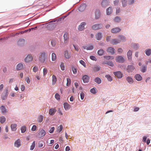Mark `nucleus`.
Here are the masks:
<instances>
[{
	"label": "nucleus",
	"mask_w": 151,
	"mask_h": 151,
	"mask_svg": "<svg viewBox=\"0 0 151 151\" xmlns=\"http://www.w3.org/2000/svg\"><path fill=\"white\" fill-rule=\"evenodd\" d=\"M47 58V55L44 52H41L39 58V61L41 63L45 62L46 59Z\"/></svg>",
	"instance_id": "obj_1"
},
{
	"label": "nucleus",
	"mask_w": 151,
	"mask_h": 151,
	"mask_svg": "<svg viewBox=\"0 0 151 151\" xmlns=\"http://www.w3.org/2000/svg\"><path fill=\"white\" fill-rule=\"evenodd\" d=\"M103 24H96L92 26V28L93 30H99L101 29L103 27Z\"/></svg>",
	"instance_id": "obj_2"
},
{
	"label": "nucleus",
	"mask_w": 151,
	"mask_h": 151,
	"mask_svg": "<svg viewBox=\"0 0 151 151\" xmlns=\"http://www.w3.org/2000/svg\"><path fill=\"white\" fill-rule=\"evenodd\" d=\"M116 61L119 63H123L125 61L124 58L122 56H117L116 59Z\"/></svg>",
	"instance_id": "obj_3"
},
{
	"label": "nucleus",
	"mask_w": 151,
	"mask_h": 151,
	"mask_svg": "<svg viewBox=\"0 0 151 151\" xmlns=\"http://www.w3.org/2000/svg\"><path fill=\"white\" fill-rule=\"evenodd\" d=\"M33 57L32 55L29 54L27 55L25 59V61L27 63H29L32 61L33 60Z\"/></svg>",
	"instance_id": "obj_4"
},
{
	"label": "nucleus",
	"mask_w": 151,
	"mask_h": 151,
	"mask_svg": "<svg viewBox=\"0 0 151 151\" xmlns=\"http://www.w3.org/2000/svg\"><path fill=\"white\" fill-rule=\"evenodd\" d=\"M102 64L107 65L111 67H113L114 66V64L113 62L111 61L105 60L102 62Z\"/></svg>",
	"instance_id": "obj_5"
},
{
	"label": "nucleus",
	"mask_w": 151,
	"mask_h": 151,
	"mask_svg": "<svg viewBox=\"0 0 151 151\" xmlns=\"http://www.w3.org/2000/svg\"><path fill=\"white\" fill-rule=\"evenodd\" d=\"M114 74L119 78H121L123 76V74L119 71L114 72Z\"/></svg>",
	"instance_id": "obj_6"
},
{
	"label": "nucleus",
	"mask_w": 151,
	"mask_h": 151,
	"mask_svg": "<svg viewBox=\"0 0 151 151\" xmlns=\"http://www.w3.org/2000/svg\"><path fill=\"white\" fill-rule=\"evenodd\" d=\"M109 3L108 0H103L101 2V5L103 7H106L108 5Z\"/></svg>",
	"instance_id": "obj_7"
},
{
	"label": "nucleus",
	"mask_w": 151,
	"mask_h": 151,
	"mask_svg": "<svg viewBox=\"0 0 151 151\" xmlns=\"http://www.w3.org/2000/svg\"><path fill=\"white\" fill-rule=\"evenodd\" d=\"M86 24V23L84 22H82L80 25L79 26L78 29L80 31H82L84 29V26Z\"/></svg>",
	"instance_id": "obj_8"
},
{
	"label": "nucleus",
	"mask_w": 151,
	"mask_h": 151,
	"mask_svg": "<svg viewBox=\"0 0 151 151\" xmlns=\"http://www.w3.org/2000/svg\"><path fill=\"white\" fill-rule=\"evenodd\" d=\"M134 68V67L132 65H128L126 68L127 71L128 73L132 72Z\"/></svg>",
	"instance_id": "obj_9"
},
{
	"label": "nucleus",
	"mask_w": 151,
	"mask_h": 151,
	"mask_svg": "<svg viewBox=\"0 0 151 151\" xmlns=\"http://www.w3.org/2000/svg\"><path fill=\"white\" fill-rule=\"evenodd\" d=\"M46 134V132L45 130L44 129H41L40 130L38 133V136L40 138H41Z\"/></svg>",
	"instance_id": "obj_10"
},
{
	"label": "nucleus",
	"mask_w": 151,
	"mask_h": 151,
	"mask_svg": "<svg viewBox=\"0 0 151 151\" xmlns=\"http://www.w3.org/2000/svg\"><path fill=\"white\" fill-rule=\"evenodd\" d=\"M121 29L119 27H116L112 29L111 32L113 33H117L119 32Z\"/></svg>",
	"instance_id": "obj_11"
},
{
	"label": "nucleus",
	"mask_w": 151,
	"mask_h": 151,
	"mask_svg": "<svg viewBox=\"0 0 151 151\" xmlns=\"http://www.w3.org/2000/svg\"><path fill=\"white\" fill-rule=\"evenodd\" d=\"M86 4H81L78 8V10L80 12H83L86 8Z\"/></svg>",
	"instance_id": "obj_12"
},
{
	"label": "nucleus",
	"mask_w": 151,
	"mask_h": 151,
	"mask_svg": "<svg viewBox=\"0 0 151 151\" xmlns=\"http://www.w3.org/2000/svg\"><path fill=\"white\" fill-rule=\"evenodd\" d=\"M21 145V141L19 139H18L14 143V146L17 147H19Z\"/></svg>",
	"instance_id": "obj_13"
},
{
	"label": "nucleus",
	"mask_w": 151,
	"mask_h": 151,
	"mask_svg": "<svg viewBox=\"0 0 151 151\" xmlns=\"http://www.w3.org/2000/svg\"><path fill=\"white\" fill-rule=\"evenodd\" d=\"M64 55L65 58L69 59L71 56V53L68 50H65L64 52Z\"/></svg>",
	"instance_id": "obj_14"
},
{
	"label": "nucleus",
	"mask_w": 151,
	"mask_h": 151,
	"mask_svg": "<svg viewBox=\"0 0 151 151\" xmlns=\"http://www.w3.org/2000/svg\"><path fill=\"white\" fill-rule=\"evenodd\" d=\"M82 78L83 82L86 83L89 81V77L87 75H85L83 76Z\"/></svg>",
	"instance_id": "obj_15"
},
{
	"label": "nucleus",
	"mask_w": 151,
	"mask_h": 151,
	"mask_svg": "<svg viewBox=\"0 0 151 151\" xmlns=\"http://www.w3.org/2000/svg\"><path fill=\"white\" fill-rule=\"evenodd\" d=\"M106 51L108 52L111 54H114L115 52V50L112 47L108 48Z\"/></svg>",
	"instance_id": "obj_16"
},
{
	"label": "nucleus",
	"mask_w": 151,
	"mask_h": 151,
	"mask_svg": "<svg viewBox=\"0 0 151 151\" xmlns=\"http://www.w3.org/2000/svg\"><path fill=\"white\" fill-rule=\"evenodd\" d=\"M120 42V41L116 39H113L111 42V43L113 45H116Z\"/></svg>",
	"instance_id": "obj_17"
},
{
	"label": "nucleus",
	"mask_w": 151,
	"mask_h": 151,
	"mask_svg": "<svg viewBox=\"0 0 151 151\" xmlns=\"http://www.w3.org/2000/svg\"><path fill=\"white\" fill-rule=\"evenodd\" d=\"M132 51L129 50L127 53V56L128 59L129 60H131L132 58Z\"/></svg>",
	"instance_id": "obj_18"
},
{
	"label": "nucleus",
	"mask_w": 151,
	"mask_h": 151,
	"mask_svg": "<svg viewBox=\"0 0 151 151\" xmlns=\"http://www.w3.org/2000/svg\"><path fill=\"white\" fill-rule=\"evenodd\" d=\"M56 111V109L52 108L50 109L49 113L50 115H53L55 114Z\"/></svg>",
	"instance_id": "obj_19"
},
{
	"label": "nucleus",
	"mask_w": 151,
	"mask_h": 151,
	"mask_svg": "<svg viewBox=\"0 0 151 151\" xmlns=\"http://www.w3.org/2000/svg\"><path fill=\"white\" fill-rule=\"evenodd\" d=\"M83 47L85 49H86L87 50H92L93 49L94 47L92 45H90L87 46H83Z\"/></svg>",
	"instance_id": "obj_20"
},
{
	"label": "nucleus",
	"mask_w": 151,
	"mask_h": 151,
	"mask_svg": "<svg viewBox=\"0 0 151 151\" xmlns=\"http://www.w3.org/2000/svg\"><path fill=\"white\" fill-rule=\"evenodd\" d=\"M64 107L66 110L69 109L70 107V105L67 103H65L63 104Z\"/></svg>",
	"instance_id": "obj_21"
},
{
	"label": "nucleus",
	"mask_w": 151,
	"mask_h": 151,
	"mask_svg": "<svg viewBox=\"0 0 151 151\" xmlns=\"http://www.w3.org/2000/svg\"><path fill=\"white\" fill-rule=\"evenodd\" d=\"M135 79L137 81H140L142 79V77L141 75L139 74H136L134 76Z\"/></svg>",
	"instance_id": "obj_22"
},
{
	"label": "nucleus",
	"mask_w": 151,
	"mask_h": 151,
	"mask_svg": "<svg viewBox=\"0 0 151 151\" xmlns=\"http://www.w3.org/2000/svg\"><path fill=\"white\" fill-rule=\"evenodd\" d=\"M102 36L101 33L99 32L96 35V38L98 40H101Z\"/></svg>",
	"instance_id": "obj_23"
},
{
	"label": "nucleus",
	"mask_w": 151,
	"mask_h": 151,
	"mask_svg": "<svg viewBox=\"0 0 151 151\" xmlns=\"http://www.w3.org/2000/svg\"><path fill=\"white\" fill-rule=\"evenodd\" d=\"M23 68V65L22 63H19L16 66V69L18 70H20L22 69Z\"/></svg>",
	"instance_id": "obj_24"
},
{
	"label": "nucleus",
	"mask_w": 151,
	"mask_h": 151,
	"mask_svg": "<svg viewBox=\"0 0 151 151\" xmlns=\"http://www.w3.org/2000/svg\"><path fill=\"white\" fill-rule=\"evenodd\" d=\"M126 80L130 84H132L133 83V80L131 77H128L126 78Z\"/></svg>",
	"instance_id": "obj_25"
},
{
	"label": "nucleus",
	"mask_w": 151,
	"mask_h": 151,
	"mask_svg": "<svg viewBox=\"0 0 151 151\" xmlns=\"http://www.w3.org/2000/svg\"><path fill=\"white\" fill-rule=\"evenodd\" d=\"M113 11L112 8L111 7H109L106 10V14L107 15H110Z\"/></svg>",
	"instance_id": "obj_26"
},
{
	"label": "nucleus",
	"mask_w": 151,
	"mask_h": 151,
	"mask_svg": "<svg viewBox=\"0 0 151 151\" xmlns=\"http://www.w3.org/2000/svg\"><path fill=\"white\" fill-rule=\"evenodd\" d=\"M101 67L99 66H95L93 68V70L94 72H96L100 70Z\"/></svg>",
	"instance_id": "obj_27"
},
{
	"label": "nucleus",
	"mask_w": 151,
	"mask_h": 151,
	"mask_svg": "<svg viewBox=\"0 0 151 151\" xmlns=\"http://www.w3.org/2000/svg\"><path fill=\"white\" fill-rule=\"evenodd\" d=\"M8 95L7 92L3 93L1 95V98L2 100H5L6 99Z\"/></svg>",
	"instance_id": "obj_28"
},
{
	"label": "nucleus",
	"mask_w": 151,
	"mask_h": 151,
	"mask_svg": "<svg viewBox=\"0 0 151 151\" xmlns=\"http://www.w3.org/2000/svg\"><path fill=\"white\" fill-rule=\"evenodd\" d=\"M100 16V12L99 10H97L95 12V18L99 19Z\"/></svg>",
	"instance_id": "obj_29"
},
{
	"label": "nucleus",
	"mask_w": 151,
	"mask_h": 151,
	"mask_svg": "<svg viewBox=\"0 0 151 151\" xmlns=\"http://www.w3.org/2000/svg\"><path fill=\"white\" fill-rule=\"evenodd\" d=\"M52 85H54L57 82V78L56 76L54 75H53L52 76Z\"/></svg>",
	"instance_id": "obj_30"
},
{
	"label": "nucleus",
	"mask_w": 151,
	"mask_h": 151,
	"mask_svg": "<svg viewBox=\"0 0 151 151\" xmlns=\"http://www.w3.org/2000/svg\"><path fill=\"white\" fill-rule=\"evenodd\" d=\"M17 125L16 124H12L11 125L12 130L13 131H15L17 129Z\"/></svg>",
	"instance_id": "obj_31"
},
{
	"label": "nucleus",
	"mask_w": 151,
	"mask_h": 151,
	"mask_svg": "<svg viewBox=\"0 0 151 151\" xmlns=\"http://www.w3.org/2000/svg\"><path fill=\"white\" fill-rule=\"evenodd\" d=\"M0 109L2 113L4 114L6 112V110L4 106H1L0 107Z\"/></svg>",
	"instance_id": "obj_32"
},
{
	"label": "nucleus",
	"mask_w": 151,
	"mask_h": 151,
	"mask_svg": "<svg viewBox=\"0 0 151 151\" xmlns=\"http://www.w3.org/2000/svg\"><path fill=\"white\" fill-rule=\"evenodd\" d=\"M64 38V42L65 43H67L68 39V35L67 33H65L63 36Z\"/></svg>",
	"instance_id": "obj_33"
},
{
	"label": "nucleus",
	"mask_w": 151,
	"mask_h": 151,
	"mask_svg": "<svg viewBox=\"0 0 151 151\" xmlns=\"http://www.w3.org/2000/svg\"><path fill=\"white\" fill-rule=\"evenodd\" d=\"M94 80L95 82L98 84H100L101 82V79L99 77L96 78L94 79Z\"/></svg>",
	"instance_id": "obj_34"
},
{
	"label": "nucleus",
	"mask_w": 151,
	"mask_h": 151,
	"mask_svg": "<svg viewBox=\"0 0 151 151\" xmlns=\"http://www.w3.org/2000/svg\"><path fill=\"white\" fill-rule=\"evenodd\" d=\"M104 50L102 49H101L98 51L97 53L99 55L101 56L104 54Z\"/></svg>",
	"instance_id": "obj_35"
},
{
	"label": "nucleus",
	"mask_w": 151,
	"mask_h": 151,
	"mask_svg": "<svg viewBox=\"0 0 151 151\" xmlns=\"http://www.w3.org/2000/svg\"><path fill=\"white\" fill-rule=\"evenodd\" d=\"M6 120V119L4 116H2L0 117V122L1 123H4Z\"/></svg>",
	"instance_id": "obj_36"
},
{
	"label": "nucleus",
	"mask_w": 151,
	"mask_h": 151,
	"mask_svg": "<svg viewBox=\"0 0 151 151\" xmlns=\"http://www.w3.org/2000/svg\"><path fill=\"white\" fill-rule=\"evenodd\" d=\"M25 42L24 40L23 39H20L18 42V43L19 45L23 44Z\"/></svg>",
	"instance_id": "obj_37"
},
{
	"label": "nucleus",
	"mask_w": 151,
	"mask_h": 151,
	"mask_svg": "<svg viewBox=\"0 0 151 151\" xmlns=\"http://www.w3.org/2000/svg\"><path fill=\"white\" fill-rule=\"evenodd\" d=\"M119 38L120 39V42L121 41H125L126 40V38L123 35H120L119 36Z\"/></svg>",
	"instance_id": "obj_38"
},
{
	"label": "nucleus",
	"mask_w": 151,
	"mask_h": 151,
	"mask_svg": "<svg viewBox=\"0 0 151 151\" xmlns=\"http://www.w3.org/2000/svg\"><path fill=\"white\" fill-rule=\"evenodd\" d=\"M145 53L147 56H149L151 53V49H147L145 50Z\"/></svg>",
	"instance_id": "obj_39"
},
{
	"label": "nucleus",
	"mask_w": 151,
	"mask_h": 151,
	"mask_svg": "<svg viewBox=\"0 0 151 151\" xmlns=\"http://www.w3.org/2000/svg\"><path fill=\"white\" fill-rule=\"evenodd\" d=\"M105 77L107 78L109 81L111 82L112 81V78L110 75H106L105 76Z\"/></svg>",
	"instance_id": "obj_40"
},
{
	"label": "nucleus",
	"mask_w": 151,
	"mask_h": 151,
	"mask_svg": "<svg viewBox=\"0 0 151 151\" xmlns=\"http://www.w3.org/2000/svg\"><path fill=\"white\" fill-rule=\"evenodd\" d=\"M35 142L33 141L32 143V145L30 146V150H33L35 148Z\"/></svg>",
	"instance_id": "obj_41"
},
{
	"label": "nucleus",
	"mask_w": 151,
	"mask_h": 151,
	"mask_svg": "<svg viewBox=\"0 0 151 151\" xmlns=\"http://www.w3.org/2000/svg\"><path fill=\"white\" fill-rule=\"evenodd\" d=\"M52 61H55L56 59V55L55 53H52Z\"/></svg>",
	"instance_id": "obj_42"
},
{
	"label": "nucleus",
	"mask_w": 151,
	"mask_h": 151,
	"mask_svg": "<svg viewBox=\"0 0 151 151\" xmlns=\"http://www.w3.org/2000/svg\"><path fill=\"white\" fill-rule=\"evenodd\" d=\"M43 119V116L42 115H40L38 118V120L39 122H42Z\"/></svg>",
	"instance_id": "obj_43"
},
{
	"label": "nucleus",
	"mask_w": 151,
	"mask_h": 151,
	"mask_svg": "<svg viewBox=\"0 0 151 151\" xmlns=\"http://www.w3.org/2000/svg\"><path fill=\"white\" fill-rule=\"evenodd\" d=\"M63 126L62 125H60L57 128V132H60L62 130Z\"/></svg>",
	"instance_id": "obj_44"
},
{
	"label": "nucleus",
	"mask_w": 151,
	"mask_h": 151,
	"mask_svg": "<svg viewBox=\"0 0 151 151\" xmlns=\"http://www.w3.org/2000/svg\"><path fill=\"white\" fill-rule=\"evenodd\" d=\"M121 20L120 17L119 16L116 17L114 19V21L116 22H119Z\"/></svg>",
	"instance_id": "obj_45"
},
{
	"label": "nucleus",
	"mask_w": 151,
	"mask_h": 151,
	"mask_svg": "<svg viewBox=\"0 0 151 151\" xmlns=\"http://www.w3.org/2000/svg\"><path fill=\"white\" fill-rule=\"evenodd\" d=\"M91 92L93 94H95L97 92L96 88H95L91 89L90 90Z\"/></svg>",
	"instance_id": "obj_46"
},
{
	"label": "nucleus",
	"mask_w": 151,
	"mask_h": 151,
	"mask_svg": "<svg viewBox=\"0 0 151 151\" xmlns=\"http://www.w3.org/2000/svg\"><path fill=\"white\" fill-rule=\"evenodd\" d=\"M26 130V128L25 126H23L21 128V132L24 133Z\"/></svg>",
	"instance_id": "obj_47"
},
{
	"label": "nucleus",
	"mask_w": 151,
	"mask_h": 151,
	"mask_svg": "<svg viewBox=\"0 0 151 151\" xmlns=\"http://www.w3.org/2000/svg\"><path fill=\"white\" fill-rule=\"evenodd\" d=\"M146 66H142L140 68L141 71L143 73L145 72L146 71Z\"/></svg>",
	"instance_id": "obj_48"
},
{
	"label": "nucleus",
	"mask_w": 151,
	"mask_h": 151,
	"mask_svg": "<svg viewBox=\"0 0 151 151\" xmlns=\"http://www.w3.org/2000/svg\"><path fill=\"white\" fill-rule=\"evenodd\" d=\"M44 142L43 141H40L38 143V146L40 147H42L44 145Z\"/></svg>",
	"instance_id": "obj_49"
},
{
	"label": "nucleus",
	"mask_w": 151,
	"mask_h": 151,
	"mask_svg": "<svg viewBox=\"0 0 151 151\" xmlns=\"http://www.w3.org/2000/svg\"><path fill=\"white\" fill-rule=\"evenodd\" d=\"M67 82L66 85H67V86H69L70 84V83H71L70 79L69 78H67Z\"/></svg>",
	"instance_id": "obj_50"
},
{
	"label": "nucleus",
	"mask_w": 151,
	"mask_h": 151,
	"mask_svg": "<svg viewBox=\"0 0 151 151\" xmlns=\"http://www.w3.org/2000/svg\"><path fill=\"white\" fill-rule=\"evenodd\" d=\"M60 67L61 69L62 70H65V66L64 63H61L60 65Z\"/></svg>",
	"instance_id": "obj_51"
},
{
	"label": "nucleus",
	"mask_w": 151,
	"mask_h": 151,
	"mask_svg": "<svg viewBox=\"0 0 151 151\" xmlns=\"http://www.w3.org/2000/svg\"><path fill=\"white\" fill-rule=\"evenodd\" d=\"M79 63L85 67H86V64L85 62L83 60H81L79 61Z\"/></svg>",
	"instance_id": "obj_52"
},
{
	"label": "nucleus",
	"mask_w": 151,
	"mask_h": 151,
	"mask_svg": "<svg viewBox=\"0 0 151 151\" xmlns=\"http://www.w3.org/2000/svg\"><path fill=\"white\" fill-rule=\"evenodd\" d=\"M55 98L58 100H59L60 99V96L59 95V94L58 93H56L55 94Z\"/></svg>",
	"instance_id": "obj_53"
},
{
	"label": "nucleus",
	"mask_w": 151,
	"mask_h": 151,
	"mask_svg": "<svg viewBox=\"0 0 151 151\" xmlns=\"http://www.w3.org/2000/svg\"><path fill=\"white\" fill-rule=\"evenodd\" d=\"M122 5L123 7H125L126 5V0H122Z\"/></svg>",
	"instance_id": "obj_54"
},
{
	"label": "nucleus",
	"mask_w": 151,
	"mask_h": 151,
	"mask_svg": "<svg viewBox=\"0 0 151 151\" xmlns=\"http://www.w3.org/2000/svg\"><path fill=\"white\" fill-rule=\"evenodd\" d=\"M90 58L91 60H95L96 61L97 60L96 58L93 55L90 56Z\"/></svg>",
	"instance_id": "obj_55"
},
{
	"label": "nucleus",
	"mask_w": 151,
	"mask_h": 151,
	"mask_svg": "<svg viewBox=\"0 0 151 151\" xmlns=\"http://www.w3.org/2000/svg\"><path fill=\"white\" fill-rule=\"evenodd\" d=\"M43 75L45 76L46 75L47 73V70L46 68H44L43 70Z\"/></svg>",
	"instance_id": "obj_56"
},
{
	"label": "nucleus",
	"mask_w": 151,
	"mask_h": 151,
	"mask_svg": "<svg viewBox=\"0 0 151 151\" xmlns=\"http://www.w3.org/2000/svg\"><path fill=\"white\" fill-rule=\"evenodd\" d=\"M72 70L74 74H76L77 73V69L76 68L73 67L72 68Z\"/></svg>",
	"instance_id": "obj_57"
},
{
	"label": "nucleus",
	"mask_w": 151,
	"mask_h": 151,
	"mask_svg": "<svg viewBox=\"0 0 151 151\" xmlns=\"http://www.w3.org/2000/svg\"><path fill=\"white\" fill-rule=\"evenodd\" d=\"M80 96H81V100H83V99L84 97V93L83 92H82L80 93Z\"/></svg>",
	"instance_id": "obj_58"
},
{
	"label": "nucleus",
	"mask_w": 151,
	"mask_h": 151,
	"mask_svg": "<svg viewBox=\"0 0 151 151\" xmlns=\"http://www.w3.org/2000/svg\"><path fill=\"white\" fill-rule=\"evenodd\" d=\"M73 46L74 47L75 49L77 51H78L79 50V47L78 46H75V45H73Z\"/></svg>",
	"instance_id": "obj_59"
},
{
	"label": "nucleus",
	"mask_w": 151,
	"mask_h": 151,
	"mask_svg": "<svg viewBox=\"0 0 151 151\" xmlns=\"http://www.w3.org/2000/svg\"><path fill=\"white\" fill-rule=\"evenodd\" d=\"M38 70V68L36 66H35L33 68V71L34 72H37Z\"/></svg>",
	"instance_id": "obj_60"
},
{
	"label": "nucleus",
	"mask_w": 151,
	"mask_h": 151,
	"mask_svg": "<svg viewBox=\"0 0 151 151\" xmlns=\"http://www.w3.org/2000/svg\"><path fill=\"white\" fill-rule=\"evenodd\" d=\"M25 81L27 82V83L29 84L30 83V81L29 77H27L25 79Z\"/></svg>",
	"instance_id": "obj_61"
},
{
	"label": "nucleus",
	"mask_w": 151,
	"mask_h": 151,
	"mask_svg": "<svg viewBox=\"0 0 151 151\" xmlns=\"http://www.w3.org/2000/svg\"><path fill=\"white\" fill-rule=\"evenodd\" d=\"M51 43L52 46L53 47H54L56 45L55 41L54 40H52L51 41Z\"/></svg>",
	"instance_id": "obj_62"
},
{
	"label": "nucleus",
	"mask_w": 151,
	"mask_h": 151,
	"mask_svg": "<svg viewBox=\"0 0 151 151\" xmlns=\"http://www.w3.org/2000/svg\"><path fill=\"white\" fill-rule=\"evenodd\" d=\"M37 127L36 125H33L32 128V130L33 131H35L36 130Z\"/></svg>",
	"instance_id": "obj_63"
},
{
	"label": "nucleus",
	"mask_w": 151,
	"mask_h": 151,
	"mask_svg": "<svg viewBox=\"0 0 151 151\" xmlns=\"http://www.w3.org/2000/svg\"><path fill=\"white\" fill-rule=\"evenodd\" d=\"M55 130V128L54 127H52L51 129H50L49 131V132L50 133H52L53 132L54 130Z\"/></svg>",
	"instance_id": "obj_64"
}]
</instances>
